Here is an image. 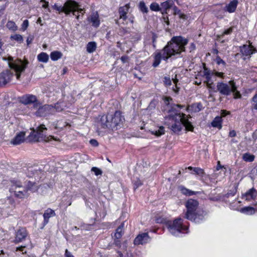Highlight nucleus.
<instances>
[{
    "label": "nucleus",
    "instance_id": "obj_7",
    "mask_svg": "<svg viewBox=\"0 0 257 257\" xmlns=\"http://www.w3.org/2000/svg\"><path fill=\"white\" fill-rule=\"evenodd\" d=\"M32 131L27 140L29 142H38L44 140L43 131L47 130L45 125L41 124L38 126L35 130L34 128L31 129Z\"/></svg>",
    "mask_w": 257,
    "mask_h": 257
},
{
    "label": "nucleus",
    "instance_id": "obj_1",
    "mask_svg": "<svg viewBox=\"0 0 257 257\" xmlns=\"http://www.w3.org/2000/svg\"><path fill=\"white\" fill-rule=\"evenodd\" d=\"M188 43V39L182 36L173 37L168 42L167 45L163 49L162 54L160 52L155 54L152 66L154 67H156L160 64L161 59L167 61L172 56L180 54L182 52H185V46Z\"/></svg>",
    "mask_w": 257,
    "mask_h": 257
},
{
    "label": "nucleus",
    "instance_id": "obj_35",
    "mask_svg": "<svg viewBox=\"0 0 257 257\" xmlns=\"http://www.w3.org/2000/svg\"><path fill=\"white\" fill-rule=\"evenodd\" d=\"M6 27L10 30L15 31L17 30V26L15 23L12 21H9L6 25Z\"/></svg>",
    "mask_w": 257,
    "mask_h": 257
},
{
    "label": "nucleus",
    "instance_id": "obj_30",
    "mask_svg": "<svg viewBox=\"0 0 257 257\" xmlns=\"http://www.w3.org/2000/svg\"><path fill=\"white\" fill-rule=\"evenodd\" d=\"M62 53L58 51H55L51 53L50 58L53 61H57L62 57Z\"/></svg>",
    "mask_w": 257,
    "mask_h": 257
},
{
    "label": "nucleus",
    "instance_id": "obj_50",
    "mask_svg": "<svg viewBox=\"0 0 257 257\" xmlns=\"http://www.w3.org/2000/svg\"><path fill=\"white\" fill-rule=\"evenodd\" d=\"M164 83L166 86H170L171 85V80L170 77H165Z\"/></svg>",
    "mask_w": 257,
    "mask_h": 257
},
{
    "label": "nucleus",
    "instance_id": "obj_15",
    "mask_svg": "<svg viewBox=\"0 0 257 257\" xmlns=\"http://www.w3.org/2000/svg\"><path fill=\"white\" fill-rule=\"evenodd\" d=\"M150 238L148 233L139 234L135 239L134 243L135 245L143 244L149 242Z\"/></svg>",
    "mask_w": 257,
    "mask_h": 257
},
{
    "label": "nucleus",
    "instance_id": "obj_16",
    "mask_svg": "<svg viewBox=\"0 0 257 257\" xmlns=\"http://www.w3.org/2000/svg\"><path fill=\"white\" fill-rule=\"evenodd\" d=\"M25 132H21L11 141V144L14 145H19L25 141Z\"/></svg>",
    "mask_w": 257,
    "mask_h": 257
},
{
    "label": "nucleus",
    "instance_id": "obj_48",
    "mask_svg": "<svg viewBox=\"0 0 257 257\" xmlns=\"http://www.w3.org/2000/svg\"><path fill=\"white\" fill-rule=\"evenodd\" d=\"M53 108H54V114L56 112L61 111L63 110L62 107H61L58 103H57L55 106H53Z\"/></svg>",
    "mask_w": 257,
    "mask_h": 257
},
{
    "label": "nucleus",
    "instance_id": "obj_17",
    "mask_svg": "<svg viewBox=\"0 0 257 257\" xmlns=\"http://www.w3.org/2000/svg\"><path fill=\"white\" fill-rule=\"evenodd\" d=\"M88 21L92 23V26L98 27L100 25L98 13L97 12L92 13L90 17L88 18Z\"/></svg>",
    "mask_w": 257,
    "mask_h": 257
},
{
    "label": "nucleus",
    "instance_id": "obj_37",
    "mask_svg": "<svg viewBox=\"0 0 257 257\" xmlns=\"http://www.w3.org/2000/svg\"><path fill=\"white\" fill-rule=\"evenodd\" d=\"M191 107L192 110L195 112H199L202 109V105L200 102L194 103Z\"/></svg>",
    "mask_w": 257,
    "mask_h": 257
},
{
    "label": "nucleus",
    "instance_id": "obj_23",
    "mask_svg": "<svg viewBox=\"0 0 257 257\" xmlns=\"http://www.w3.org/2000/svg\"><path fill=\"white\" fill-rule=\"evenodd\" d=\"M188 169L192 171V173L193 174L197 175L200 177H203L205 175V172L203 169L198 168V167H188Z\"/></svg>",
    "mask_w": 257,
    "mask_h": 257
},
{
    "label": "nucleus",
    "instance_id": "obj_41",
    "mask_svg": "<svg viewBox=\"0 0 257 257\" xmlns=\"http://www.w3.org/2000/svg\"><path fill=\"white\" fill-rule=\"evenodd\" d=\"M150 9L153 11H161L160 6L156 3H153L150 5Z\"/></svg>",
    "mask_w": 257,
    "mask_h": 257
},
{
    "label": "nucleus",
    "instance_id": "obj_11",
    "mask_svg": "<svg viewBox=\"0 0 257 257\" xmlns=\"http://www.w3.org/2000/svg\"><path fill=\"white\" fill-rule=\"evenodd\" d=\"M53 106L52 105L45 104L39 107L36 111L35 114L37 116H46L50 114H54Z\"/></svg>",
    "mask_w": 257,
    "mask_h": 257
},
{
    "label": "nucleus",
    "instance_id": "obj_26",
    "mask_svg": "<svg viewBox=\"0 0 257 257\" xmlns=\"http://www.w3.org/2000/svg\"><path fill=\"white\" fill-rule=\"evenodd\" d=\"M222 118L221 116H216L211 122V125L213 127H217L221 129L222 127L221 125Z\"/></svg>",
    "mask_w": 257,
    "mask_h": 257
},
{
    "label": "nucleus",
    "instance_id": "obj_57",
    "mask_svg": "<svg viewBox=\"0 0 257 257\" xmlns=\"http://www.w3.org/2000/svg\"><path fill=\"white\" fill-rule=\"evenodd\" d=\"M65 257H74L71 252H70L67 249L65 250V254H64Z\"/></svg>",
    "mask_w": 257,
    "mask_h": 257
},
{
    "label": "nucleus",
    "instance_id": "obj_62",
    "mask_svg": "<svg viewBox=\"0 0 257 257\" xmlns=\"http://www.w3.org/2000/svg\"><path fill=\"white\" fill-rule=\"evenodd\" d=\"M179 17L180 19L183 20H187L188 18L187 15L181 13L179 15Z\"/></svg>",
    "mask_w": 257,
    "mask_h": 257
},
{
    "label": "nucleus",
    "instance_id": "obj_3",
    "mask_svg": "<svg viewBox=\"0 0 257 257\" xmlns=\"http://www.w3.org/2000/svg\"><path fill=\"white\" fill-rule=\"evenodd\" d=\"M168 117L170 120H172L174 122L171 126V130L174 133H179L182 130L183 126L187 131L191 132L193 131L194 127L186 118L185 114L176 112L174 115H169Z\"/></svg>",
    "mask_w": 257,
    "mask_h": 257
},
{
    "label": "nucleus",
    "instance_id": "obj_47",
    "mask_svg": "<svg viewBox=\"0 0 257 257\" xmlns=\"http://www.w3.org/2000/svg\"><path fill=\"white\" fill-rule=\"evenodd\" d=\"M215 61L216 63L218 65L220 64H222L223 66L226 65L225 62L223 61L219 56H217Z\"/></svg>",
    "mask_w": 257,
    "mask_h": 257
},
{
    "label": "nucleus",
    "instance_id": "obj_64",
    "mask_svg": "<svg viewBox=\"0 0 257 257\" xmlns=\"http://www.w3.org/2000/svg\"><path fill=\"white\" fill-rule=\"evenodd\" d=\"M33 40V37L32 36H29L27 39V45H29L30 44H31Z\"/></svg>",
    "mask_w": 257,
    "mask_h": 257
},
{
    "label": "nucleus",
    "instance_id": "obj_42",
    "mask_svg": "<svg viewBox=\"0 0 257 257\" xmlns=\"http://www.w3.org/2000/svg\"><path fill=\"white\" fill-rule=\"evenodd\" d=\"M27 191H15V195L20 198H24L27 194Z\"/></svg>",
    "mask_w": 257,
    "mask_h": 257
},
{
    "label": "nucleus",
    "instance_id": "obj_21",
    "mask_svg": "<svg viewBox=\"0 0 257 257\" xmlns=\"http://www.w3.org/2000/svg\"><path fill=\"white\" fill-rule=\"evenodd\" d=\"M237 4L238 1L237 0H233L225 7L224 10L230 13H233L235 11Z\"/></svg>",
    "mask_w": 257,
    "mask_h": 257
},
{
    "label": "nucleus",
    "instance_id": "obj_5",
    "mask_svg": "<svg viewBox=\"0 0 257 257\" xmlns=\"http://www.w3.org/2000/svg\"><path fill=\"white\" fill-rule=\"evenodd\" d=\"M167 226L169 232L174 235H178L180 233L184 232L188 229L187 226L183 225V220L180 218L175 219L173 222L168 221Z\"/></svg>",
    "mask_w": 257,
    "mask_h": 257
},
{
    "label": "nucleus",
    "instance_id": "obj_51",
    "mask_svg": "<svg viewBox=\"0 0 257 257\" xmlns=\"http://www.w3.org/2000/svg\"><path fill=\"white\" fill-rule=\"evenodd\" d=\"M28 26L29 21L27 20H25V21H24L23 23L22 28L24 31H25L28 28Z\"/></svg>",
    "mask_w": 257,
    "mask_h": 257
},
{
    "label": "nucleus",
    "instance_id": "obj_59",
    "mask_svg": "<svg viewBox=\"0 0 257 257\" xmlns=\"http://www.w3.org/2000/svg\"><path fill=\"white\" fill-rule=\"evenodd\" d=\"M120 60H121L123 63H125L126 62H127L128 60V57L126 55L122 56L121 57Z\"/></svg>",
    "mask_w": 257,
    "mask_h": 257
},
{
    "label": "nucleus",
    "instance_id": "obj_27",
    "mask_svg": "<svg viewBox=\"0 0 257 257\" xmlns=\"http://www.w3.org/2000/svg\"><path fill=\"white\" fill-rule=\"evenodd\" d=\"M75 3L76 4V6H75V7L76 8H73L72 9V11L71 12L72 13L73 15L74 16H75L76 17V19L77 20H79L80 15L78 14V12H81L83 11V9L80 8L79 5L77 3L75 2Z\"/></svg>",
    "mask_w": 257,
    "mask_h": 257
},
{
    "label": "nucleus",
    "instance_id": "obj_8",
    "mask_svg": "<svg viewBox=\"0 0 257 257\" xmlns=\"http://www.w3.org/2000/svg\"><path fill=\"white\" fill-rule=\"evenodd\" d=\"M29 62L27 59L22 60H17L15 62L10 64V67L16 72V75L17 79H20L21 73L25 71Z\"/></svg>",
    "mask_w": 257,
    "mask_h": 257
},
{
    "label": "nucleus",
    "instance_id": "obj_61",
    "mask_svg": "<svg viewBox=\"0 0 257 257\" xmlns=\"http://www.w3.org/2000/svg\"><path fill=\"white\" fill-rule=\"evenodd\" d=\"M40 2L44 3V4L42 5L43 8L45 9H47L48 8L49 3L48 2H46L45 0H41Z\"/></svg>",
    "mask_w": 257,
    "mask_h": 257
},
{
    "label": "nucleus",
    "instance_id": "obj_4",
    "mask_svg": "<svg viewBox=\"0 0 257 257\" xmlns=\"http://www.w3.org/2000/svg\"><path fill=\"white\" fill-rule=\"evenodd\" d=\"M217 90L216 91L224 96H228L232 93L234 99L240 98L241 95L239 91L237 90V87L235 83L233 80H230L228 83L222 82H217L216 85Z\"/></svg>",
    "mask_w": 257,
    "mask_h": 257
},
{
    "label": "nucleus",
    "instance_id": "obj_46",
    "mask_svg": "<svg viewBox=\"0 0 257 257\" xmlns=\"http://www.w3.org/2000/svg\"><path fill=\"white\" fill-rule=\"evenodd\" d=\"M91 171L93 172L96 176L101 175L102 172V171L97 167H92Z\"/></svg>",
    "mask_w": 257,
    "mask_h": 257
},
{
    "label": "nucleus",
    "instance_id": "obj_10",
    "mask_svg": "<svg viewBox=\"0 0 257 257\" xmlns=\"http://www.w3.org/2000/svg\"><path fill=\"white\" fill-rule=\"evenodd\" d=\"M20 102L25 105L33 104L35 108L38 107L40 104L37 97L30 94H25L21 96L20 98Z\"/></svg>",
    "mask_w": 257,
    "mask_h": 257
},
{
    "label": "nucleus",
    "instance_id": "obj_36",
    "mask_svg": "<svg viewBox=\"0 0 257 257\" xmlns=\"http://www.w3.org/2000/svg\"><path fill=\"white\" fill-rule=\"evenodd\" d=\"M237 192V187L234 186L231 189L229 190L228 192L224 195V197L229 198L230 197L234 196Z\"/></svg>",
    "mask_w": 257,
    "mask_h": 257
},
{
    "label": "nucleus",
    "instance_id": "obj_39",
    "mask_svg": "<svg viewBox=\"0 0 257 257\" xmlns=\"http://www.w3.org/2000/svg\"><path fill=\"white\" fill-rule=\"evenodd\" d=\"M139 9L140 11L143 13H147L148 12V9L144 2H140Z\"/></svg>",
    "mask_w": 257,
    "mask_h": 257
},
{
    "label": "nucleus",
    "instance_id": "obj_9",
    "mask_svg": "<svg viewBox=\"0 0 257 257\" xmlns=\"http://www.w3.org/2000/svg\"><path fill=\"white\" fill-rule=\"evenodd\" d=\"M109 119L111 122L109 130L112 131L117 130L124 119L120 111H116L114 114H109Z\"/></svg>",
    "mask_w": 257,
    "mask_h": 257
},
{
    "label": "nucleus",
    "instance_id": "obj_12",
    "mask_svg": "<svg viewBox=\"0 0 257 257\" xmlns=\"http://www.w3.org/2000/svg\"><path fill=\"white\" fill-rule=\"evenodd\" d=\"M14 77V73L10 70H6L0 73V87L5 86Z\"/></svg>",
    "mask_w": 257,
    "mask_h": 257
},
{
    "label": "nucleus",
    "instance_id": "obj_18",
    "mask_svg": "<svg viewBox=\"0 0 257 257\" xmlns=\"http://www.w3.org/2000/svg\"><path fill=\"white\" fill-rule=\"evenodd\" d=\"M257 196V191L254 188H252L249 189L243 195V198L246 200H254Z\"/></svg>",
    "mask_w": 257,
    "mask_h": 257
},
{
    "label": "nucleus",
    "instance_id": "obj_20",
    "mask_svg": "<svg viewBox=\"0 0 257 257\" xmlns=\"http://www.w3.org/2000/svg\"><path fill=\"white\" fill-rule=\"evenodd\" d=\"M174 5V2L172 0L167 1L161 4V10H163L162 12L163 14H167V11L169 10Z\"/></svg>",
    "mask_w": 257,
    "mask_h": 257
},
{
    "label": "nucleus",
    "instance_id": "obj_29",
    "mask_svg": "<svg viewBox=\"0 0 257 257\" xmlns=\"http://www.w3.org/2000/svg\"><path fill=\"white\" fill-rule=\"evenodd\" d=\"M38 60L39 62L46 63L49 60V55L45 52H41L37 56Z\"/></svg>",
    "mask_w": 257,
    "mask_h": 257
},
{
    "label": "nucleus",
    "instance_id": "obj_31",
    "mask_svg": "<svg viewBox=\"0 0 257 257\" xmlns=\"http://www.w3.org/2000/svg\"><path fill=\"white\" fill-rule=\"evenodd\" d=\"M241 212L247 215H251L254 213V209L252 207L247 206L241 208Z\"/></svg>",
    "mask_w": 257,
    "mask_h": 257
},
{
    "label": "nucleus",
    "instance_id": "obj_34",
    "mask_svg": "<svg viewBox=\"0 0 257 257\" xmlns=\"http://www.w3.org/2000/svg\"><path fill=\"white\" fill-rule=\"evenodd\" d=\"M227 167L224 165H221L220 163V162H218L217 165L215 168V171L220 170V173H223V174H225L226 172L227 171Z\"/></svg>",
    "mask_w": 257,
    "mask_h": 257
},
{
    "label": "nucleus",
    "instance_id": "obj_2",
    "mask_svg": "<svg viewBox=\"0 0 257 257\" xmlns=\"http://www.w3.org/2000/svg\"><path fill=\"white\" fill-rule=\"evenodd\" d=\"M187 211L184 217L195 223H199L202 221L206 213L199 207V202L197 200L189 199L185 203Z\"/></svg>",
    "mask_w": 257,
    "mask_h": 257
},
{
    "label": "nucleus",
    "instance_id": "obj_63",
    "mask_svg": "<svg viewBox=\"0 0 257 257\" xmlns=\"http://www.w3.org/2000/svg\"><path fill=\"white\" fill-rule=\"evenodd\" d=\"M164 100L165 104L168 105L169 104V101L172 100V98L170 97H165Z\"/></svg>",
    "mask_w": 257,
    "mask_h": 257
},
{
    "label": "nucleus",
    "instance_id": "obj_40",
    "mask_svg": "<svg viewBox=\"0 0 257 257\" xmlns=\"http://www.w3.org/2000/svg\"><path fill=\"white\" fill-rule=\"evenodd\" d=\"M11 38L20 43L23 42V38L22 36L20 34L12 35Z\"/></svg>",
    "mask_w": 257,
    "mask_h": 257
},
{
    "label": "nucleus",
    "instance_id": "obj_6",
    "mask_svg": "<svg viewBox=\"0 0 257 257\" xmlns=\"http://www.w3.org/2000/svg\"><path fill=\"white\" fill-rule=\"evenodd\" d=\"M109 119V114L99 116L95 121L96 131L99 135H103L107 131L109 130L110 123Z\"/></svg>",
    "mask_w": 257,
    "mask_h": 257
},
{
    "label": "nucleus",
    "instance_id": "obj_24",
    "mask_svg": "<svg viewBox=\"0 0 257 257\" xmlns=\"http://www.w3.org/2000/svg\"><path fill=\"white\" fill-rule=\"evenodd\" d=\"M241 53L245 56H249L252 54L251 48L249 45H244L240 47Z\"/></svg>",
    "mask_w": 257,
    "mask_h": 257
},
{
    "label": "nucleus",
    "instance_id": "obj_52",
    "mask_svg": "<svg viewBox=\"0 0 257 257\" xmlns=\"http://www.w3.org/2000/svg\"><path fill=\"white\" fill-rule=\"evenodd\" d=\"M173 10L174 11L173 14L175 15H179L181 13V11L176 6L173 7Z\"/></svg>",
    "mask_w": 257,
    "mask_h": 257
},
{
    "label": "nucleus",
    "instance_id": "obj_19",
    "mask_svg": "<svg viewBox=\"0 0 257 257\" xmlns=\"http://www.w3.org/2000/svg\"><path fill=\"white\" fill-rule=\"evenodd\" d=\"M129 5L126 4L124 6L120 7L118 9V13L119 15V20L122 19L125 21L127 19V14L129 10Z\"/></svg>",
    "mask_w": 257,
    "mask_h": 257
},
{
    "label": "nucleus",
    "instance_id": "obj_55",
    "mask_svg": "<svg viewBox=\"0 0 257 257\" xmlns=\"http://www.w3.org/2000/svg\"><path fill=\"white\" fill-rule=\"evenodd\" d=\"M64 124L63 126H60L59 124L56 123L55 126V128L62 129L63 127H65L66 126H67V125L70 126V125L68 123H67L66 122H64Z\"/></svg>",
    "mask_w": 257,
    "mask_h": 257
},
{
    "label": "nucleus",
    "instance_id": "obj_54",
    "mask_svg": "<svg viewBox=\"0 0 257 257\" xmlns=\"http://www.w3.org/2000/svg\"><path fill=\"white\" fill-rule=\"evenodd\" d=\"M213 75L221 78H224V73L222 72H219L215 71H213Z\"/></svg>",
    "mask_w": 257,
    "mask_h": 257
},
{
    "label": "nucleus",
    "instance_id": "obj_49",
    "mask_svg": "<svg viewBox=\"0 0 257 257\" xmlns=\"http://www.w3.org/2000/svg\"><path fill=\"white\" fill-rule=\"evenodd\" d=\"M177 107L181 108L183 107V106L181 105L180 104H174V106L172 107L171 109L169 110L168 112L176 111Z\"/></svg>",
    "mask_w": 257,
    "mask_h": 257
},
{
    "label": "nucleus",
    "instance_id": "obj_25",
    "mask_svg": "<svg viewBox=\"0 0 257 257\" xmlns=\"http://www.w3.org/2000/svg\"><path fill=\"white\" fill-rule=\"evenodd\" d=\"M124 223H122L116 229L114 234L115 239H119L123 234Z\"/></svg>",
    "mask_w": 257,
    "mask_h": 257
},
{
    "label": "nucleus",
    "instance_id": "obj_43",
    "mask_svg": "<svg viewBox=\"0 0 257 257\" xmlns=\"http://www.w3.org/2000/svg\"><path fill=\"white\" fill-rule=\"evenodd\" d=\"M165 133V130L163 126H160L158 131H155L152 132L153 134L155 135L156 136L159 137L161 136Z\"/></svg>",
    "mask_w": 257,
    "mask_h": 257
},
{
    "label": "nucleus",
    "instance_id": "obj_14",
    "mask_svg": "<svg viewBox=\"0 0 257 257\" xmlns=\"http://www.w3.org/2000/svg\"><path fill=\"white\" fill-rule=\"evenodd\" d=\"M28 235L27 229L24 227H20L15 232V237L13 242L15 244L19 243L25 240Z\"/></svg>",
    "mask_w": 257,
    "mask_h": 257
},
{
    "label": "nucleus",
    "instance_id": "obj_56",
    "mask_svg": "<svg viewBox=\"0 0 257 257\" xmlns=\"http://www.w3.org/2000/svg\"><path fill=\"white\" fill-rule=\"evenodd\" d=\"M89 143L93 147H96L98 145V142L95 139H91L90 140Z\"/></svg>",
    "mask_w": 257,
    "mask_h": 257
},
{
    "label": "nucleus",
    "instance_id": "obj_53",
    "mask_svg": "<svg viewBox=\"0 0 257 257\" xmlns=\"http://www.w3.org/2000/svg\"><path fill=\"white\" fill-rule=\"evenodd\" d=\"M203 73H204L203 76L204 77H206V76H208L211 75L212 73V72H210V71L208 70V69L207 68L204 67V70Z\"/></svg>",
    "mask_w": 257,
    "mask_h": 257
},
{
    "label": "nucleus",
    "instance_id": "obj_33",
    "mask_svg": "<svg viewBox=\"0 0 257 257\" xmlns=\"http://www.w3.org/2000/svg\"><path fill=\"white\" fill-rule=\"evenodd\" d=\"M96 48V44L94 42H89L87 45L86 50L89 53H92L95 51Z\"/></svg>",
    "mask_w": 257,
    "mask_h": 257
},
{
    "label": "nucleus",
    "instance_id": "obj_45",
    "mask_svg": "<svg viewBox=\"0 0 257 257\" xmlns=\"http://www.w3.org/2000/svg\"><path fill=\"white\" fill-rule=\"evenodd\" d=\"M143 185V183L141 180L138 179L136 181L134 182V188L136 190L138 188Z\"/></svg>",
    "mask_w": 257,
    "mask_h": 257
},
{
    "label": "nucleus",
    "instance_id": "obj_60",
    "mask_svg": "<svg viewBox=\"0 0 257 257\" xmlns=\"http://www.w3.org/2000/svg\"><path fill=\"white\" fill-rule=\"evenodd\" d=\"M195 49H196V46H195V44L193 43H191L189 47L190 52H193V51H194L195 50Z\"/></svg>",
    "mask_w": 257,
    "mask_h": 257
},
{
    "label": "nucleus",
    "instance_id": "obj_38",
    "mask_svg": "<svg viewBox=\"0 0 257 257\" xmlns=\"http://www.w3.org/2000/svg\"><path fill=\"white\" fill-rule=\"evenodd\" d=\"M254 156L249 153H245L243 155L242 159L244 161H253Z\"/></svg>",
    "mask_w": 257,
    "mask_h": 257
},
{
    "label": "nucleus",
    "instance_id": "obj_13",
    "mask_svg": "<svg viewBox=\"0 0 257 257\" xmlns=\"http://www.w3.org/2000/svg\"><path fill=\"white\" fill-rule=\"evenodd\" d=\"M75 6H76L75 1L68 0L64 3L63 6H58L56 8V11H57L59 13L63 12L66 15H69L72 11L71 9L74 7L75 8Z\"/></svg>",
    "mask_w": 257,
    "mask_h": 257
},
{
    "label": "nucleus",
    "instance_id": "obj_28",
    "mask_svg": "<svg viewBox=\"0 0 257 257\" xmlns=\"http://www.w3.org/2000/svg\"><path fill=\"white\" fill-rule=\"evenodd\" d=\"M180 191H181V193L187 196H192L194 195L197 194V192H195L192 190H190L186 188H185L184 186H181L180 187Z\"/></svg>",
    "mask_w": 257,
    "mask_h": 257
},
{
    "label": "nucleus",
    "instance_id": "obj_44",
    "mask_svg": "<svg viewBox=\"0 0 257 257\" xmlns=\"http://www.w3.org/2000/svg\"><path fill=\"white\" fill-rule=\"evenodd\" d=\"M12 190L16 189L17 188H21L22 187V183L18 181H13L12 182Z\"/></svg>",
    "mask_w": 257,
    "mask_h": 257
},
{
    "label": "nucleus",
    "instance_id": "obj_22",
    "mask_svg": "<svg viewBox=\"0 0 257 257\" xmlns=\"http://www.w3.org/2000/svg\"><path fill=\"white\" fill-rule=\"evenodd\" d=\"M55 213L54 211L51 209H47L43 214L44 224L46 225L49 222V219L51 217L55 216Z\"/></svg>",
    "mask_w": 257,
    "mask_h": 257
},
{
    "label": "nucleus",
    "instance_id": "obj_32",
    "mask_svg": "<svg viewBox=\"0 0 257 257\" xmlns=\"http://www.w3.org/2000/svg\"><path fill=\"white\" fill-rule=\"evenodd\" d=\"M213 75V72H212L211 75L205 77L206 79L205 82L206 83L207 86L209 88H212V85L213 84L214 80L212 79V77Z\"/></svg>",
    "mask_w": 257,
    "mask_h": 257
},
{
    "label": "nucleus",
    "instance_id": "obj_58",
    "mask_svg": "<svg viewBox=\"0 0 257 257\" xmlns=\"http://www.w3.org/2000/svg\"><path fill=\"white\" fill-rule=\"evenodd\" d=\"M233 29L232 27L229 28V29L225 30L223 33V35H228L232 33Z\"/></svg>",
    "mask_w": 257,
    "mask_h": 257
}]
</instances>
